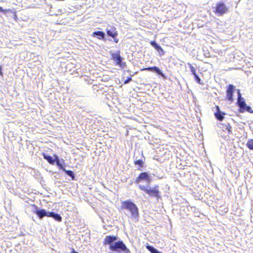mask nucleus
<instances>
[{
  "label": "nucleus",
  "mask_w": 253,
  "mask_h": 253,
  "mask_svg": "<svg viewBox=\"0 0 253 253\" xmlns=\"http://www.w3.org/2000/svg\"><path fill=\"white\" fill-rule=\"evenodd\" d=\"M118 237L116 236H106L103 242L104 245H109V249L113 252L120 253L121 252H124L126 253H130L129 250L127 248L126 245L123 241L119 240L117 242L113 243L114 241L117 240Z\"/></svg>",
  "instance_id": "1"
},
{
  "label": "nucleus",
  "mask_w": 253,
  "mask_h": 253,
  "mask_svg": "<svg viewBox=\"0 0 253 253\" xmlns=\"http://www.w3.org/2000/svg\"><path fill=\"white\" fill-rule=\"evenodd\" d=\"M122 205L120 208L121 210L126 209L130 211L132 217H136L138 216V209L134 203L130 201L126 200L122 202Z\"/></svg>",
  "instance_id": "2"
},
{
  "label": "nucleus",
  "mask_w": 253,
  "mask_h": 253,
  "mask_svg": "<svg viewBox=\"0 0 253 253\" xmlns=\"http://www.w3.org/2000/svg\"><path fill=\"white\" fill-rule=\"evenodd\" d=\"M139 188L150 197H154L156 198L160 197L161 193L159 191V186L158 185H156L153 188H148L146 186L139 185Z\"/></svg>",
  "instance_id": "3"
},
{
  "label": "nucleus",
  "mask_w": 253,
  "mask_h": 253,
  "mask_svg": "<svg viewBox=\"0 0 253 253\" xmlns=\"http://www.w3.org/2000/svg\"><path fill=\"white\" fill-rule=\"evenodd\" d=\"M228 11V7L222 1L216 3L213 7L214 13L218 16H222L227 13Z\"/></svg>",
  "instance_id": "4"
},
{
  "label": "nucleus",
  "mask_w": 253,
  "mask_h": 253,
  "mask_svg": "<svg viewBox=\"0 0 253 253\" xmlns=\"http://www.w3.org/2000/svg\"><path fill=\"white\" fill-rule=\"evenodd\" d=\"M237 104L240 108V112H243L245 110L250 112L251 108L250 106H247L244 98H242V95L239 89H238Z\"/></svg>",
  "instance_id": "5"
},
{
  "label": "nucleus",
  "mask_w": 253,
  "mask_h": 253,
  "mask_svg": "<svg viewBox=\"0 0 253 253\" xmlns=\"http://www.w3.org/2000/svg\"><path fill=\"white\" fill-rule=\"evenodd\" d=\"M111 58L115 61L116 64L119 65L121 68H125L126 64V62L122 61V58L120 55V51L118 50L116 53H113L111 54Z\"/></svg>",
  "instance_id": "6"
},
{
  "label": "nucleus",
  "mask_w": 253,
  "mask_h": 253,
  "mask_svg": "<svg viewBox=\"0 0 253 253\" xmlns=\"http://www.w3.org/2000/svg\"><path fill=\"white\" fill-rule=\"evenodd\" d=\"M142 181H145L148 183L151 182V178H150V176L146 172L140 173L138 176L136 178L135 183L138 184L141 182Z\"/></svg>",
  "instance_id": "7"
},
{
  "label": "nucleus",
  "mask_w": 253,
  "mask_h": 253,
  "mask_svg": "<svg viewBox=\"0 0 253 253\" xmlns=\"http://www.w3.org/2000/svg\"><path fill=\"white\" fill-rule=\"evenodd\" d=\"M235 90V86L233 85V84H229L226 87V99L230 101L233 102V92L234 90Z\"/></svg>",
  "instance_id": "8"
},
{
  "label": "nucleus",
  "mask_w": 253,
  "mask_h": 253,
  "mask_svg": "<svg viewBox=\"0 0 253 253\" xmlns=\"http://www.w3.org/2000/svg\"><path fill=\"white\" fill-rule=\"evenodd\" d=\"M32 206L36 209V210L34 211V213H35L40 219H42L44 216L48 217V212H46L45 210H38V207L34 204L32 205Z\"/></svg>",
  "instance_id": "9"
},
{
  "label": "nucleus",
  "mask_w": 253,
  "mask_h": 253,
  "mask_svg": "<svg viewBox=\"0 0 253 253\" xmlns=\"http://www.w3.org/2000/svg\"><path fill=\"white\" fill-rule=\"evenodd\" d=\"M106 33L109 36L112 37L113 39L114 42L115 43H117L119 42V39L117 38L118 33L116 30V28L115 27L112 26L111 29L107 30Z\"/></svg>",
  "instance_id": "10"
},
{
  "label": "nucleus",
  "mask_w": 253,
  "mask_h": 253,
  "mask_svg": "<svg viewBox=\"0 0 253 253\" xmlns=\"http://www.w3.org/2000/svg\"><path fill=\"white\" fill-rule=\"evenodd\" d=\"M154 71L158 75L161 76L163 78H165V75L160 70V69L156 66H153V67H149L147 68H144L140 69V71Z\"/></svg>",
  "instance_id": "11"
},
{
  "label": "nucleus",
  "mask_w": 253,
  "mask_h": 253,
  "mask_svg": "<svg viewBox=\"0 0 253 253\" xmlns=\"http://www.w3.org/2000/svg\"><path fill=\"white\" fill-rule=\"evenodd\" d=\"M92 36H97V39L100 40H104L105 38V34L102 31H95L92 33Z\"/></svg>",
  "instance_id": "12"
},
{
  "label": "nucleus",
  "mask_w": 253,
  "mask_h": 253,
  "mask_svg": "<svg viewBox=\"0 0 253 253\" xmlns=\"http://www.w3.org/2000/svg\"><path fill=\"white\" fill-rule=\"evenodd\" d=\"M217 112L215 113V116L216 118L219 121H222L224 118V113L220 112L219 107L218 106H216Z\"/></svg>",
  "instance_id": "13"
},
{
  "label": "nucleus",
  "mask_w": 253,
  "mask_h": 253,
  "mask_svg": "<svg viewBox=\"0 0 253 253\" xmlns=\"http://www.w3.org/2000/svg\"><path fill=\"white\" fill-rule=\"evenodd\" d=\"M48 217H52L57 221L60 222L62 220V217L59 214L53 212H48Z\"/></svg>",
  "instance_id": "14"
},
{
  "label": "nucleus",
  "mask_w": 253,
  "mask_h": 253,
  "mask_svg": "<svg viewBox=\"0 0 253 253\" xmlns=\"http://www.w3.org/2000/svg\"><path fill=\"white\" fill-rule=\"evenodd\" d=\"M43 158L47 161V162L50 164H54L55 160L50 156L46 155L45 153L42 154Z\"/></svg>",
  "instance_id": "15"
},
{
  "label": "nucleus",
  "mask_w": 253,
  "mask_h": 253,
  "mask_svg": "<svg viewBox=\"0 0 253 253\" xmlns=\"http://www.w3.org/2000/svg\"><path fill=\"white\" fill-rule=\"evenodd\" d=\"M221 126L223 130H227L228 133H231L232 132L231 126L230 124H222Z\"/></svg>",
  "instance_id": "16"
},
{
  "label": "nucleus",
  "mask_w": 253,
  "mask_h": 253,
  "mask_svg": "<svg viewBox=\"0 0 253 253\" xmlns=\"http://www.w3.org/2000/svg\"><path fill=\"white\" fill-rule=\"evenodd\" d=\"M150 44L157 50L161 51L164 53V50L163 48L159 45L155 41H153L150 42Z\"/></svg>",
  "instance_id": "17"
},
{
  "label": "nucleus",
  "mask_w": 253,
  "mask_h": 253,
  "mask_svg": "<svg viewBox=\"0 0 253 253\" xmlns=\"http://www.w3.org/2000/svg\"><path fill=\"white\" fill-rule=\"evenodd\" d=\"M146 248L151 253H161V252L158 251L155 248L152 246H149V245H146Z\"/></svg>",
  "instance_id": "18"
},
{
  "label": "nucleus",
  "mask_w": 253,
  "mask_h": 253,
  "mask_svg": "<svg viewBox=\"0 0 253 253\" xmlns=\"http://www.w3.org/2000/svg\"><path fill=\"white\" fill-rule=\"evenodd\" d=\"M246 145L250 150H253V139H249L247 141Z\"/></svg>",
  "instance_id": "19"
},
{
  "label": "nucleus",
  "mask_w": 253,
  "mask_h": 253,
  "mask_svg": "<svg viewBox=\"0 0 253 253\" xmlns=\"http://www.w3.org/2000/svg\"><path fill=\"white\" fill-rule=\"evenodd\" d=\"M64 171L66 172L67 174H68L69 176L71 177L72 179L74 180L75 179V175L73 173V172L72 170H66L65 169H64Z\"/></svg>",
  "instance_id": "20"
},
{
  "label": "nucleus",
  "mask_w": 253,
  "mask_h": 253,
  "mask_svg": "<svg viewBox=\"0 0 253 253\" xmlns=\"http://www.w3.org/2000/svg\"><path fill=\"white\" fill-rule=\"evenodd\" d=\"M134 164L135 165H138L140 167V168L143 167L144 162L142 160H138L135 161L134 162Z\"/></svg>",
  "instance_id": "21"
},
{
  "label": "nucleus",
  "mask_w": 253,
  "mask_h": 253,
  "mask_svg": "<svg viewBox=\"0 0 253 253\" xmlns=\"http://www.w3.org/2000/svg\"><path fill=\"white\" fill-rule=\"evenodd\" d=\"M189 67L190 68V71L192 73V74L195 76V75H196V69H195L194 67H193L191 64H188Z\"/></svg>",
  "instance_id": "22"
},
{
  "label": "nucleus",
  "mask_w": 253,
  "mask_h": 253,
  "mask_svg": "<svg viewBox=\"0 0 253 253\" xmlns=\"http://www.w3.org/2000/svg\"><path fill=\"white\" fill-rule=\"evenodd\" d=\"M194 76V78H195V80H196V82H197L198 84H202V83H201V79H200V78H199V77L197 75V74L195 75V76Z\"/></svg>",
  "instance_id": "23"
},
{
  "label": "nucleus",
  "mask_w": 253,
  "mask_h": 253,
  "mask_svg": "<svg viewBox=\"0 0 253 253\" xmlns=\"http://www.w3.org/2000/svg\"><path fill=\"white\" fill-rule=\"evenodd\" d=\"M131 81H132V76L131 75L129 77H128L126 78V79L124 81V84H126L128 83Z\"/></svg>",
  "instance_id": "24"
},
{
  "label": "nucleus",
  "mask_w": 253,
  "mask_h": 253,
  "mask_svg": "<svg viewBox=\"0 0 253 253\" xmlns=\"http://www.w3.org/2000/svg\"><path fill=\"white\" fill-rule=\"evenodd\" d=\"M0 11L1 12H3L4 13H7V12H9L11 11V9H3V8L0 6Z\"/></svg>",
  "instance_id": "25"
},
{
  "label": "nucleus",
  "mask_w": 253,
  "mask_h": 253,
  "mask_svg": "<svg viewBox=\"0 0 253 253\" xmlns=\"http://www.w3.org/2000/svg\"><path fill=\"white\" fill-rule=\"evenodd\" d=\"M56 164L60 169H62L64 170V169H65L63 167L62 165L60 163L59 160L57 159L56 161Z\"/></svg>",
  "instance_id": "26"
},
{
  "label": "nucleus",
  "mask_w": 253,
  "mask_h": 253,
  "mask_svg": "<svg viewBox=\"0 0 253 253\" xmlns=\"http://www.w3.org/2000/svg\"><path fill=\"white\" fill-rule=\"evenodd\" d=\"M0 75L2 76V68L0 65Z\"/></svg>",
  "instance_id": "27"
},
{
  "label": "nucleus",
  "mask_w": 253,
  "mask_h": 253,
  "mask_svg": "<svg viewBox=\"0 0 253 253\" xmlns=\"http://www.w3.org/2000/svg\"><path fill=\"white\" fill-rule=\"evenodd\" d=\"M71 253H78L77 252L75 251L74 249H72Z\"/></svg>",
  "instance_id": "28"
}]
</instances>
